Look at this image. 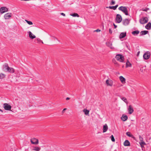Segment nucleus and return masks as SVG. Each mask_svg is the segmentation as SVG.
<instances>
[{
	"instance_id": "obj_1",
	"label": "nucleus",
	"mask_w": 151,
	"mask_h": 151,
	"mask_svg": "<svg viewBox=\"0 0 151 151\" xmlns=\"http://www.w3.org/2000/svg\"><path fill=\"white\" fill-rule=\"evenodd\" d=\"M3 69L6 71L10 73H13L14 72V69L12 68L9 67L7 64L6 63L3 65Z\"/></svg>"
},
{
	"instance_id": "obj_2",
	"label": "nucleus",
	"mask_w": 151,
	"mask_h": 151,
	"mask_svg": "<svg viewBox=\"0 0 151 151\" xmlns=\"http://www.w3.org/2000/svg\"><path fill=\"white\" fill-rule=\"evenodd\" d=\"M118 9L126 15H128V7L126 6H121L118 8Z\"/></svg>"
},
{
	"instance_id": "obj_3",
	"label": "nucleus",
	"mask_w": 151,
	"mask_h": 151,
	"mask_svg": "<svg viewBox=\"0 0 151 151\" xmlns=\"http://www.w3.org/2000/svg\"><path fill=\"white\" fill-rule=\"evenodd\" d=\"M115 58L119 61L121 62H124V58L122 55L121 54H117L116 55Z\"/></svg>"
},
{
	"instance_id": "obj_4",
	"label": "nucleus",
	"mask_w": 151,
	"mask_h": 151,
	"mask_svg": "<svg viewBox=\"0 0 151 151\" xmlns=\"http://www.w3.org/2000/svg\"><path fill=\"white\" fill-rule=\"evenodd\" d=\"M148 21V19L147 17H143L139 20V22L142 24H144L147 23Z\"/></svg>"
},
{
	"instance_id": "obj_5",
	"label": "nucleus",
	"mask_w": 151,
	"mask_h": 151,
	"mask_svg": "<svg viewBox=\"0 0 151 151\" xmlns=\"http://www.w3.org/2000/svg\"><path fill=\"white\" fill-rule=\"evenodd\" d=\"M106 83L107 86L112 87L113 86V81L110 78H108L106 80Z\"/></svg>"
},
{
	"instance_id": "obj_6",
	"label": "nucleus",
	"mask_w": 151,
	"mask_h": 151,
	"mask_svg": "<svg viewBox=\"0 0 151 151\" xmlns=\"http://www.w3.org/2000/svg\"><path fill=\"white\" fill-rule=\"evenodd\" d=\"M151 55L150 52L149 51H147L144 54L143 57L145 60H147L150 58Z\"/></svg>"
},
{
	"instance_id": "obj_7",
	"label": "nucleus",
	"mask_w": 151,
	"mask_h": 151,
	"mask_svg": "<svg viewBox=\"0 0 151 151\" xmlns=\"http://www.w3.org/2000/svg\"><path fill=\"white\" fill-rule=\"evenodd\" d=\"M122 20V18L121 16L119 14H117L116 18V22L119 23L121 22Z\"/></svg>"
},
{
	"instance_id": "obj_8",
	"label": "nucleus",
	"mask_w": 151,
	"mask_h": 151,
	"mask_svg": "<svg viewBox=\"0 0 151 151\" xmlns=\"http://www.w3.org/2000/svg\"><path fill=\"white\" fill-rule=\"evenodd\" d=\"M3 106L4 109L7 110H11V109L12 108V106L7 103L4 104Z\"/></svg>"
},
{
	"instance_id": "obj_9",
	"label": "nucleus",
	"mask_w": 151,
	"mask_h": 151,
	"mask_svg": "<svg viewBox=\"0 0 151 151\" xmlns=\"http://www.w3.org/2000/svg\"><path fill=\"white\" fill-rule=\"evenodd\" d=\"M8 11V9L5 7H2L0 9V12L1 14H3Z\"/></svg>"
},
{
	"instance_id": "obj_10",
	"label": "nucleus",
	"mask_w": 151,
	"mask_h": 151,
	"mask_svg": "<svg viewBox=\"0 0 151 151\" xmlns=\"http://www.w3.org/2000/svg\"><path fill=\"white\" fill-rule=\"evenodd\" d=\"M127 110L128 112V113L129 114H132L134 111V109L132 106L131 105H129L128 108Z\"/></svg>"
},
{
	"instance_id": "obj_11",
	"label": "nucleus",
	"mask_w": 151,
	"mask_h": 151,
	"mask_svg": "<svg viewBox=\"0 0 151 151\" xmlns=\"http://www.w3.org/2000/svg\"><path fill=\"white\" fill-rule=\"evenodd\" d=\"M31 142L32 144L37 145L38 143V140L36 138H33L31 140Z\"/></svg>"
},
{
	"instance_id": "obj_12",
	"label": "nucleus",
	"mask_w": 151,
	"mask_h": 151,
	"mask_svg": "<svg viewBox=\"0 0 151 151\" xmlns=\"http://www.w3.org/2000/svg\"><path fill=\"white\" fill-rule=\"evenodd\" d=\"M12 14L11 13H7L4 16V17L5 19H9L11 17Z\"/></svg>"
},
{
	"instance_id": "obj_13",
	"label": "nucleus",
	"mask_w": 151,
	"mask_h": 151,
	"mask_svg": "<svg viewBox=\"0 0 151 151\" xmlns=\"http://www.w3.org/2000/svg\"><path fill=\"white\" fill-rule=\"evenodd\" d=\"M121 119L123 121H126L128 119V116L127 115L123 114L121 117Z\"/></svg>"
},
{
	"instance_id": "obj_14",
	"label": "nucleus",
	"mask_w": 151,
	"mask_h": 151,
	"mask_svg": "<svg viewBox=\"0 0 151 151\" xmlns=\"http://www.w3.org/2000/svg\"><path fill=\"white\" fill-rule=\"evenodd\" d=\"M119 79L122 84H125L126 83V79L122 76H120Z\"/></svg>"
},
{
	"instance_id": "obj_15",
	"label": "nucleus",
	"mask_w": 151,
	"mask_h": 151,
	"mask_svg": "<svg viewBox=\"0 0 151 151\" xmlns=\"http://www.w3.org/2000/svg\"><path fill=\"white\" fill-rule=\"evenodd\" d=\"M129 20L127 19H125L122 22L123 25L125 26L128 25L129 23Z\"/></svg>"
},
{
	"instance_id": "obj_16",
	"label": "nucleus",
	"mask_w": 151,
	"mask_h": 151,
	"mask_svg": "<svg viewBox=\"0 0 151 151\" xmlns=\"http://www.w3.org/2000/svg\"><path fill=\"white\" fill-rule=\"evenodd\" d=\"M28 33L29 34V37L31 39H33L36 37L31 32H28Z\"/></svg>"
},
{
	"instance_id": "obj_17",
	"label": "nucleus",
	"mask_w": 151,
	"mask_h": 151,
	"mask_svg": "<svg viewBox=\"0 0 151 151\" xmlns=\"http://www.w3.org/2000/svg\"><path fill=\"white\" fill-rule=\"evenodd\" d=\"M124 145L125 146H130V144L128 140H126L124 142Z\"/></svg>"
},
{
	"instance_id": "obj_18",
	"label": "nucleus",
	"mask_w": 151,
	"mask_h": 151,
	"mask_svg": "<svg viewBox=\"0 0 151 151\" xmlns=\"http://www.w3.org/2000/svg\"><path fill=\"white\" fill-rule=\"evenodd\" d=\"M126 35V32H122L120 33L119 35V38L122 39L124 38Z\"/></svg>"
},
{
	"instance_id": "obj_19",
	"label": "nucleus",
	"mask_w": 151,
	"mask_h": 151,
	"mask_svg": "<svg viewBox=\"0 0 151 151\" xmlns=\"http://www.w3.org/2000/svg\"><path fill=\"white\" fill-rule=\"evenodd\" d=\"M145 28L147 30H150L151 29V23L149 22L145 26Z\"/></svg>"
},
{
	"instance_id": "obj_20",
	"label": "nucleus",
	"mask_w": 151,
	"mask_h": 151,
	"mask_svg": "<svg viewBox=\"0 0 151 151\" xmlns=\"http://www.w3.org/2000/svg\"><path fill=\"white\" fill-rule=\"evenodd\" d=\"M106 45L110 47L111 49H113V47H112V43L111 42H108L106 43Z\"/></svg>"
},
{
	"instance_id": "obj_21",
	"label": "nucleus",
	"mask_w": 151,
	"mask_h": 151,
	"mask_svg": "<svg viewBox=\"0 0 151 151\" xmlns=\"http://www.w3.org/2000/svg\"><path fill=\"white\" fill-rule=\"evenodd\" d=\"M83 112L86 115L89 116V111L88 110H87L86 109H84L83 110Z\"/></svg>"
},
{
	"instance_id": "obj_22",
	"label": "nucleus",
	"mask_w": 151,
	"mask_h": 151,
	"mask_svg": "<svg viewBox=\"0 0 151 151\" xmlns=\"http://www.w3.org/2000/svg\"><path fill=\"white\" fill-rule=\"evenodd\" d=\"M108 129V127L107 125L105 124L103 126V132H106Z\"/></svg>"
},
{
	"instance_id": "obj_23",
	"label": "nucleus",
	"mask_w": 151,
	"mask_h": 151,
	"mask_svg": "<svg viewBox=\"0 0 151 151\" xmlns=\"http://www.w3.org/2000/svg\"><path fill=\"white\" fill-rule=\"evenodd\" d=\"M148 33V31L144 30L141 32L140 34L141 35H143L147 34Z\"/></svg>"
},
{
	"instance_id": "obj_24",
	"label": "nucleus",
	"mask_w": 151,
	"mask_h": 151,
	"mask_svg": "<svg viewBox=\"0 0 151 151\" xmlns=\"http://www.w3.org/2000/svg\"><path fill=\"white\" fill-rule=\"evenodd\" d=\"M139 33V31L138 30H135L133 31L132 33L134 36H136Z\"/></svg>"
},
{
	"instance_id": "obj_25",
	"label": "nucleus",
	"mask_w": 151,
	"mask_h": 151,
	"mask_svg": "<svg viewBox=\"0 0 151 151\" xmlns=\"http://www.w3.org/2000/svg\"><path fill=\"white\" fill-rule=\"evenodd\" d=\"M132 67V64L128 61L126 63V67L127 68L128 67Z\"/></svg>"
},
{
	"instance_id": "obj_26",
	"label": "nucleus",
	"mask_w": 151,
	"mask_h": 151,
	"mask_svg": "<svg viewBox=\"0 0 151 151\" xmlns=\"http://www.w3.org/2000/svg\"><path fill=\"white\" fill-rule=\"evenodd\" d=\"M139 144L142 148L144 147V145H146V143L143 141L139 142Z\"/></svg>"
},
{
	"instance_id": "obj_27",
	"label": "nucleus",
	"mask_w": 151,
	"mask_h": 151,
	"mask_svg": "<svg viewBox=\"0 0 151 151\" xmlns=\"http://www.w3.org/2000/svg\"><path fill=\"white\" fill-rule=\"evenodd\" d=\"M120 98L121 99L123 100L124 102L126 103L127 104L128 102L127 100V99L124 97H122L121 96H120Z\"/></svg>"
},
{
	"instance_id": "obj_28",
	"label": "nucleus",
	"mask_w": 151,
	"mask_h": 151,
	"mask_svg": "<svg viewBox=\"0 0 151 151\" xmlns=\"http://www.w3.org/2000/svg\"><path fill=\"white\" fill-rule=\"evenodd\" d=\"M5 77V75L3 73H0V79H2L4 78Z\"/></svg>"
},
{
	"instance_id": "obj_29",
	"label": "nucleus",
	"mask_w": 151,
	"mask_h": 151,
	"mask_svg": "<svg viewBox=\"0 0 151 151\" xmlns=\"http://www.w3.org/2000/svg\"><path fill=\"white\" fill-rule=\"evenodd\" d=\"M127 135L129 137L134 138V137L133 135L131 134V133H126Z\"/></svg>"
},
{
	"instance_id": "obj_30",
	"label": "nucleus",
	"mask_w": 151,
	"mask_h": 151,
	"mask_svg": "<svg viewBox=\"0 0 151 151\" xmlns=\"http://www.w3.org/2000/svg\"><path fill=\"white\" fill-rule=\"evenodd\" d=\"M70 15L73 17H79V15L78 14L76 13H74L73 14H70Z\"/></svg>"
},
{
	"instance_id": "obj_31",
	"label": "nucleus",
	"mask_w": 151,
	"mask_h": 151,
	"mask_svg": "<svg viewBox=\"0 0 151 151\" xmlns=\"http://www.w3.org/2000/svg\"><path fill=\"white\" fill-rule=\"evenodd\" d=\"M110 138L111 139V140L113 142H115V139L114 138V136L113 135H112L110 137Z\"/></svg>"
},
{
	"instance_id": "obj_32",
	"label": "nucleus",
	"mask_w": 151,
	"mask_h": 151,
	"mask_svg": "<svg viewBox=\"0 0 151 151\" xmlns=\"http://www.w3.org/2000/svg\"><path fill=\"white\" fill-rule=\"evenodd\" d=\"M25 21L29 25H32L33 24L32 22L31 21H29L27 20H25Z\"/></svg>"
},
{
	"instance_id": "obj_33",
	"label": "nucleus",
	"mask_w": 151,
	"mask_h": 151,
	"mask_svg": "<svg viewBox=\"0 0 151 151\" xmlns=\"http://www.w3.org/2000/svg\"><path fill=\"white\" fill-rule=\"evenodd\" d=\"M40 150V148L38 147H35L34 149V150L37 151H39Z\"/></svg>"
},
{
	"instance_id": "obj_34",
	"label": "nucleus",
	"mask_w": 151,
	"mask_h": 151,
	"mask_svg": "<svg viewBox=\"0 0 151 151\" xmlns=\"http://www.w3.org/2000/svg\"><path fill=\"white\" fill-rule=\"evenodd\" d=\"M106 8H109L111 9H113L115 10V9H114V6H109V7H106Z\"/></svg>"
},
{
	"instance_id": "obj_35",
	"label": "nucleus",
	"mask_w": 151,
	"mask_h": 151,
	"mask_svg": "<svg viewBox=\"0 0 151 151\" xmlns=\"http://www.w3.org/2000/svg\"><path fill=\"white\" fill-rule=\"evenodd\" d=\"M149 9L147 8H145V9H143L142 10L144 11L147 12L148 10H149Z\"/></svg>"
},
{
	"instance_id": "obj_36",
	"label": "nucleus",
	"mask_w": 151,
	"mask_h": 151,
	"mask_svg": "<svg viewBox=\"0 0 151 151\" xmlns=\"http://www.w3.org/2000/svg\"><path fill=\"white\" fill-rule=\"evenodd\" d=\"M139 139L141 141H143V138L140 136H139Z\"/></svg>"
},
{
	"instance_id": "obj_37",
	"label": "nucleus",
	"mask_w": 151,
	"mask_h": 151,
	"mask_svg": "<svg viewBox=\"0 0 151 151\" xmlns=\"http://www.w3.org/2000/svg\"><path fill=\"white\" fill-rule=\"evenodd\" d=\"M100 31H101V30L100 29H98L96 30H94V32H100Z\"/></svg>"
},
{
	"instance_id": "obj_38",
	"label": "nucleus",
	"mask_w": 151,
	"mask_h": 151,
	"mask_svg": "<svg viewBox=\"0 0 151 151\" xmlns=\"http://www.w3.org/2000/svg\"><path fill=\"white\" fill-rule=\"evenodd\" d=\"M37 40L38 42H41L42 43H43L42 41L40 39L38 38L37 39Z\"/></svg>"
},
{
	"instance_id": "obj_39",
	"label": "nucleus",
	"mask_w": 151,
	"mask_h": 151,
	"mask_svg": "<svg viewBox=\"0 0 151 151\" xmlns=\"http://www.w3.org/2000/svg\"><path fill=\"white\" fill-rule=\"evenodd\" d=\"M115 2L113 1H112L111 3V5H114L115 4Z\"/></svg>"
},
{
	"instance_id": "obj_40",
	"label": "nucleus",
	"mask_w": 151,
	"mask_h": 151,
	"mask_svg": "<svg viewBox=\"0 0 151 151\" xmlns=\"http://www.w3.org/2000/svg\"><path fill=\"white\" fill-rule=\"evenodd\" d=\"M51 37L54 40H58L57 39V38H55V37L53 36H51Z\"/></svg>"
},
{
	"instance_id": "obj_41",
	"label": "nucleus",
	"mask_w": 151,
	"mask_h": 151,
	"mask_svg": "<svg viewBox=\"0 0 151 151\" xmlns=\"http://www.w3.org/2000/svg\"><path fill=\"white\" fill-rule=\"evenodd\" d=\"M66 109H67L66 108L64 109L62 111V113L63 114L64 113L65 111L66 110Z\"/></svg>"
},
{
	"instance_id": "obj_42",
	"label": "nucleus",
	"mask_w": 151,
	"mask_h": 151,
	"mask_svg": "<svg viewBox=\"0 0 151 151\" xmlns=\"http://www.w3.org/2000/svg\"><path fill=\"white\" fill-rule=\"evenodd\" d=\"M118 6V5H116V6H114V9L115 10H116V9L117 7Z\"/></svg>"
},
{
	"instance_id": "obj_43",
	"label": "nucleus",
	"mask_w": 151,
	"mask_h": 151,
	"mask_svg": "<svg viewBox=\"0 0 151 151\" xmlns=\"http://www.w3.org/2000/svg\"><path fill=\"white\" fill-rule=\"evenodd\" d=\"M109 32L110 34H111L112 33V30L110 29H109Z\"/></svg>"
},
{
	"instance_id": "obj_44",
	"label": "nucleus",
	"mask_w": 151,
	"mask_h": 151,
	"mask_svg": "<svg viewBox=\"0 0 151 151\" xmlns=\"http://www.w3.org/2000/svg\"><path fill=\"white\" fill-rule=\"evenodd\" d=\"M60 14L61 15H62L64 16H65V14H64V13H60Z\"/></svg>"
},
{
	"instance_id": "obj_45",
	"label": "nucleus",
	"mask_w": 151,
	"mask_h": 151,
	"mask_svg": "<svg viewBox=\"0 0 151 151\" xmlns=\"http://www.w3.org/2000/svg\"><path fill=\"white\" fill-rule=\"evenodd\" d=\"M70 98L69 97H67L66 98V100H68L69 99H70Z\"/></svg>"
},
{
	"instance_id": "obj_46",
	"label": "nucleus",
	"mask_w": 151,
	"mask_h": 151,
	"mask_svg": "<svg viewBox=\"0 0 151 151\" xmlns=\"http://www.w3.org/2000/svg\"><path fill=\"white\" fill-rule=\"evenodd\" d=\"M127 47L128 48V49L129 50H130V47H129L128 46H127Z\"/></svg>"
},
{
	"instance_id": "obj_47",
	"label": "nucleus",
	"mask_w": 151,
	"mask_h": 151,
	"mask_svg": "<svg viewBox=\"0 0 151 151\" xmlns=\"http://www.w3.org/2000/svg\"><path fill=\"white\" fill-rule=\"evenodd\" d=\"M114 25L115 27V28H116V26L114 24Z\"/></svg>"
},
{
	"instance_id": "obj_48",
	"label": "nucleus",
	"mask_w": 151,
	"mask_h": 151,
	"mask_svg": "<svg viewBox=\"0 0 151 151\" xmlns=\"http://www.w3.org/2000/svg\"><path fill=\"white\" fill-rule=\"evenodd\" d=\"M0 111H1V112H3V111L2 110L0 109Z\"/></svg>"
}]
</instances>
